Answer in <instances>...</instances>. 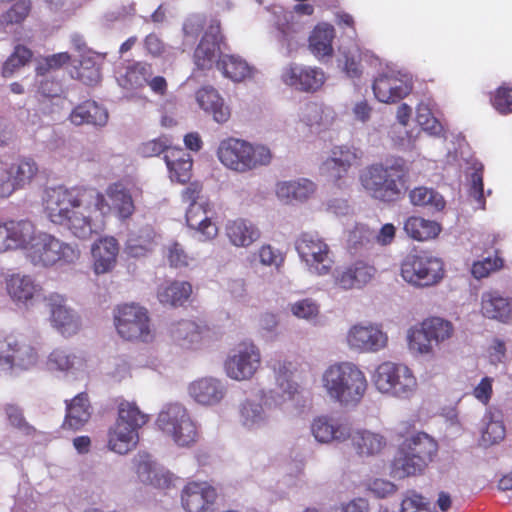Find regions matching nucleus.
Instances as JSON below:
<instances>
[{
    "instance_id": "nucleus-1",
    "label": "nucleus",
    "mask_w": 512,
    "mask_h": 512,
    "mask_svg": "<svg viewBox=\"0 0 512 512\" xmlns=\"http://www.w3.org/2000/svg\"><path fill=\"white\" fill-rule=\"evenodd\" d=\"M43 206L52 223L67 227L79 239H88L94 233L93 213H99L102 219L115 213L126 220L135 211L132 195L121 182L109 184L105 193L84 186L50 188Z\"/></svg>"
},
{
    "instance_id": "nucleus-2",
    "label": "nucleus",
    "mask_w": 512,
    "mask_h": 512,
    "mask_svg": "<svg viewBox=\"0 0 512 512\" xmlns=\"http://www.w3.org/2000/svg\"><path fill=\"white\" fill-rule=\"evenodd\" d=\"M409 173L406 160L401 156H391L384 161L366 166L359 180L374 200L394 203L404 196V186Z\"/></svg>"
},
{
    "instance_id": "nucleus-3",
    "label": "nucleus",
    "mask_w": 512,
    "mask_h": 512,
    "mask_svg": "<svg viewBox=\"0 0 512 512\" xmlns=\"http://www.w3.org/2000/svg\"><path fill=\"white\" fill-rule=\"evenodd\" d=\"M391 465L393 477L403 479L421 474L438 453V442L423 431L402 434Z\"/></svg>"
},
{
    "instance_id": "nucleus-4",
    "label": "nucleus",
    "mask_w": 512,
    "mask_h": 512,
    "mask_svg": "<svg viewBox=\"0 0 512 512\" xmlns=\"http://www.w3.org/2000/svg\"><path fill=\"white\" fill-rule=\"evenodd\" d=\"M322 383L330 398L345 406L357 405L368 388L365 373L352 362L330 365L323 373Z\"/></svg>"
},
{
    "instance_id": "nucleus-5",
    "label": "nucleus",
    "mask_w": 512,
    "mask_h": 512,
    "mask_svg": "<svg viewBox=\"0 0 512 512\" xmlns=\"http://www.w3.org/2000/svg\"><path fill=\"white\" fill-rule=\"evenodd\" d=\"M149 421L134 402L121 401L115 423L108 430V448L118 454H127L139 442V430Z\"/></svg>"
},
{
    "instance_id": "nucleus-6",
    "label": "nucleus",
    "mask_w": 512,
    "mask_h": 512,
    "mask_svg": "<svg viewBox=\"0 0 512 512\" xmlns=\"http://www.w3.org/2000/svg\"><path fill=\"white\" fill-rule=\"evenodd\" d=\"M217 156L225 167L239 173L268 165L272 159L271 151L266 146L252 145L232 137L221 141Z\"/></svg>"
},
{
    "instance_id": "nucleus-7",
    "label": "nucleus",
    "mask_w": 512,
    "mask_h": 512,
    "mask_svg": "<svg viewBox=\"0 0 512 512\" xmlns=\"http://www.w3.org/2000/svg\"><path fill=\"white\" fill-rule=\"evenodd\" d=\"M400 274L414 287H432L444 278V262L429 251L412 250L402 260Z\"/></svg>"
},
{
    "instance_id": "nucleus-8",
    "label": "nucleus",
    "mask_w": 512,
    "mask_h": 512,
    "mask_svg": "<svg viewBox=\"0 0 512 512\" xmlns=\"http://www.w3.org/2000/svg\"><path fill=\"white\" fill-rule=\"evenodd\" d=\"M453 335L452 322L437 316L428 317L408 330V348L417 354H432L435 347L445 343Z\"/></svg>"
},
{
    "instance_id": "nucleus-9",
    "label": "nucleus",
    "mask_w": 512,
    "mask_h": 512,
    "mask_svg": "<svg viewBox=\"0 0 512 512\" xmlns=\"http://www.w3.org/2000/svg\"><path fill=\"white\" fill-rule=\"evenodd\" d=\"M156 422L159 429L179 447H191L200 437L196 423L179 403L168 404L159 413Z\"/></svg>"
},
{
    "instance_id": "nucleus-10",
    "label": "nucleus",
    "mask_w": 512,
    "mask_h": 512,
    "mask_svg": "<svg viewBox=\"0 0 512 512\" xmlns=\"http://www.w3.org/2000/svg\"><path fill=\"white\" fill-rule=\"evenodd\" d=\"M373 382L378 391L408 399L417 389V380L409 367L386 361L377 366Z\"/></svg>"
},
{
    "instance_id": "nucleus-11",
    "label": "nucleus",
    "mask_w": 512,
    "mask_h": 512,
    "mask_svg": "<svg viewBox=\"0 0 512 512\" xmlns=\"http://www.w3.org/2000/svg\"><path fill=\"white\" fill-rule=\"evenodd\" d=\"M80 256L78 248L47 233H38L28 246L26 257L34 264L51 266L59 261L72 263Z\"/></svg>"
},
{
    "instance_id": "nucleus-12",
    "label": "nucleus",
    "mask_w": 512,
    "mask_h": 512,
    "mask_svg": "<svg viewBox=\"0 0 512 512\" xmlns=\"http://www.w3.org/2000/svg\"><path fill=\"white\" fill-rule=\"evenodd\" d=\"M295 248L311 274L323 276L332 270L334 261L330 247L317 233H302L296 240Z\"/></svg>"
},
{
    "instance_id": "nucleus-13",
    "label": "nucleus",
    "mask_w": 512,
    "mask_h": 512,
    "mask_svg": "<svg viewBox=\"0 0 512 512\" xmlns=\"http://www.w3.org/2000/svg\"><path fill=\"white\" fill-rule=\"evenodd\" d=\"M114 320L118 334L125 340L148 342L153 338L148 312L139 305L119 306Z\"/></svg>"
},
{
    "instance_id": "nucleus-14",
    "label": "nucleus",
    "mask_w": 512,
    "mask_h": 512,
    "mask_svg": "<svg viewBox=\"0 0 512 512\" xmlns=\"http://www.w3.org/2000/svg\"><path fill=\"white\" fill-rule=\"evenodd\" d=\"M39 359L37 350L24 338L7 335L0 339V368L10 370L14 366L21 369L34 367Z\"/></svg>"
},
{
    "instance_id": "nucleus-15",
    "label": "nucleus",
    "mask_w": 512,
    "mask_h": 512,
    "mask_svg": "<svg viewBox=\"0 0 512 512\" xmlns=\"http://www.w3.org/2000/svg\"><path fill=\"white\" fill-rule=\"evenodd\" d=\"M5 166L0 177V196L7 197L29 184L38 173L37 163L29 157H17Z\"/></svg>"
},
{
    "instance_id": "nucleus-16",
    "label": "nucleus",
    "mask_w": 512,
    "mask_h": 512,
    "mask_svg": "<svg viewBox=\"0 0 512 512\" xmlns=\"http://www.w3.org/2000/svg\"><path fill=\"white\" fill-rule=\"evenodd\" d=\"M261 364L259 349L253 343L240 344L225 362L227 375L235 380L250 379Z\"/></svg>"
},
{
    "instance_id": "nucleus-17",
    "label": "nucleus",
    "mask_w": 512,
    "mask_h": 512,
    "mask_svg": "<svg viewBox=\"0 0 512 512\" xmlns=\"http://www.w3.org/2000/svg\"><path fill=\"white\" fill-rule=\"evenodd\" d=\"M348 346L359 352H378L385 348L388 336L378 325L356 324L347 333Z\"/></svg>"
},
{
    "instance_id": "nucleus-18",
    "label": "nucleus",
    "mask_w": 512,
    "mask_h": 512,
    "mask_svg": "<svg viewBox=\"0 0 512 512\" xmlns=\"http://www.w3.org/2000/svg\"><path fill=\"white\" fill-rule=\"evenodd\" d=\"M36 234L35 226L27 220L0 223V252L12 249L27 252Z\"/></svg>"
},
{
    "instance_id": "nucleus-19",
    "label": "nucleus",
    "mask_w": 512,
    "mask_h": 512,
    "mask_svg": "<svg viewBox=\"0 0 512 512\" xmlns=\"http://www.w3.org/2000/svg\"><path fill=\"white\" fill-rule=\"evenodd\" d=\"M282 81L304 92H316L325 82V74L318 67L289 64L281 74Z\"/></svg>"
},
{
    "instance_id": "nucleus-20",
    "label": "nucleus",
    "mask_w": 512,
    "mask_h": 512,
    "mask_svg": "<svg viewBox=\"0 0 512 512\" xmlns=\"http://www.w3.org/2000/svg\"><path fill=\"white\" fill-rule=\"evenodd\" d=\"M361 158V151L354 147L335 146L330 157L323 163V169L327 176L340 186V181L347 177L351 167L359 164Z\"/></svg>"
},
{
    "instance_id": "nucleus-21",
    "label": "nucleus",
    "mask_w": 512,
    "mask_h": 512,
    "mask_svg": "<svg viewBox=\"0 0 512 512\" xmlns=\"http://www.w3.org/2000/svg\"><path fill=\"white\" fill-rule=\"evenodd\" d=\"M223 41L221 35V24L218 19L210 21L208 29L202 36L194 51V63L201 70L210 69L220 53V44Z\"/></svg>"
},
{
    "instance_id": "nucleus-22",
    "label": "nucleus",
    "mask_w": 512,
    "mask_h": 512,
    "mask_svg": "<svg viewBox=\"0 0 512 512\" xmlns=\"http://www.w3.org/2000/svg\"><path fill=\"white\" fill-rule=\"evenodd\" d=\"M216 489L207 482H189L182 490L181 502L187 512H212L217 500Z\"/></svg>"
},
{
    "instance_id": "nucleus-23",
    "label": "nucleus",
    "mask_w": 512,
    "mask_h": 512,
    "mask_svg": "<svg viewBox=\"0 0 512 512\" xmlns=\"http://www.w3.org/2000/svg\"><path fill=\"white\" fill-rule=\"evenodd\" d=\"M311 431L320 443L344 442L351 436V427L347 421L329 416L315 418L311 425Z\"/></svg>"
},
{
    "instance_id": "nucleus-24",
    "label": "nucleus",
    "mask_w": 512,
    "mask_h": 512,
    "mask_svg": "<svg viewBox=\"0 0 512 512\" xmlns=\"http://www.w3.org/2000/svg\"><path fill=\"white\" fill-rule=\"evenodd\" d=\"M51 323L64 337H71L81 329L80 317L67 307L60 296H51Z\"/></svg>"
},
{
    "instance_id": "nucleus-25",
    "label": "nucleus",
    "mask_w": 512,
    "mask_h": 512,
    "mask_svg": "<svg viewBox=\"0 0 512 512\" xmlns=\"http://www.w3.org/2000/svg\"><path fill=\"white\" fill-rule=\"evenodd\" d=\"M376 268L363 260H357L335 277L337 286L344 290L359 289L367 285L375 276Z\"/></svg>"
},
{
    "instance_id": "nucleus-26",
    "label": "nucleus",
    "mask_w": 512,
    "mask_h": 512,
    "mask_svg": "<svg viewBox=\"0 0 512 512\" xmlns=\"http://www.w3.org/2000/svg\"><path fill=\"white\" fill-rule=\"evenodd\" d=\"M119 245L114 237H103L96 241L91 253L96 274L110 272L116 265Z\"/></svg>"
},
{
    "instance_id": "nucleus-27",
    "label": "nucleus",
    "mask_w": 512,
    "mask_h": 512,
    "mask_svg": "<svg viewBox=\"0 0 512 512\" xmlns=\"http://www.w3.org/2000/svg\"><path fill=\"white\" fill-rule=\"evenodd\" d=\"M66 413L62 424L63 429L80 430L91 417V405L88 394L81 392L73 399L66 400Z\"/></svg>"
},
{
    "instance_id": "nucleus-28",
    "label": "nucleus",
    "mask_w": 512,
    "mask_h": 512,
    "mask_svg": "<svg viewBox=\"0 0 512 512\" xmlns=\"http://www.w3.org/2000/svg\"><path fill=\"white\" fill-rule=\"evenodd\" d=\"M225 387L220 380L213 377H203L189 385L190 396L199 404L215 405L225 395Z\"/></svg>"
},
{
    "instance_id": "nucleus-29",
    "label": "nucleus",
    "mask_w": 512,
    "mask_h": 512,
    "mask_svg": "<svg viewBox=\"0 0 512 512\" xmlns=\"http://www.w3.org/2000/svg\"><path fill=\"white\" fill-rule=\"evenodd\" d=\"M481 313L488 319L509 323L512 320V300L498 291L485 292L481 297Z\"/></svg>"
},
{
    "instance_id": "nucleus-30",
    "label": "nucleus",
    "mask_w": 512,
    "mask_h": 512,
    "mask_svg": "<svg viewBox=\"0 0 512 512\" xmlns=\"http://www.w3.org/2000/svg\"><path fill=\"white\" fill-rule=\"evenodd\" d=\"M225 235L231 245L246 248L260 238V230L252 222L237 218L226 223Z\"/></svg>"
},
{
    "instance_id": "nucleus-31",
    "label": "nucleus",
    "mask_w": 512,
    "mask_h": 512,
    "mask_svg": "<svg viewBox=\"0 0 512 512\" xmlns=\"http://www.w3.org/2000/svg\"><path fill=\"white\" fill-rule=\"evenodd\" d=\"M186 223L201 235L202 241L212 240L218 235V227L209 218L204 204L190 203L186 211Z\"/></svg>"
},
{
    "instance_id": "nucleus-32",
    "label": "nucleus",
    "mask_w": 512,
    "mask_h": 512,
    "mask_svg": "<svg viewBox=\"0 0 512 512\" xmlns=\"http://www.w3.org/2000/svg\"><path fill=\"white\" fill-rule=\"evenodd\" d=\"M155 237L156 233L151 226L131 231L125 243L126 254L134 258L147 256L157 245Z\"/></svg>"
},
{
    "instance_id": "nucleus-33",
    "label": "nucleus",
    "mask_w": 512,
    "mask_h": 512,
    "mask_svg": "<svg viewBox=\"0 0 512 512\" xmlns=\"http://www.w3.org/2000/svg\"><path fill=\"white\" fill-rule=\"evenodd\" d=\"M315 190V184L305 178L278 182L275 189L277 197L285 203L306 201Z\"/></svg>"
},
{
    "instance_id": "nucleus-34",
    "label": "nucleus",
    "mask_w": 512,
    "mask_h": 512,
    "mask_svg": "<svg viewBox=\"0 0 512 512\" xmlns=\"http://www.w3.org/2000/svg\"><path fill=\"white\" fill-rule=\"evenodd\" d=\"M172 181L186 183L191 178L192 159L182 148H172L164 156Z\"/></svg>"
},
{
    "instance_id": "nucleus-35",
    "label": "nucleus",
    "mask_w": 512,
    "mask_h": 512,
    "mask_svg": "<svg viewBox=\"0 0 512 512\" xmlns=\"http://www.w3.org/2000/svg\"><path fill=\"white\" fill-rule=\"evenodd\" d=\"M70 120L78 126L83 124L103 126L108 121V112L89 98L72 110Z\"/></svg>"
},
{
    "instance_id": "nucleus-36",
    "label": "nucleus",
    "mask_w": 512,
    "mask_h": 512,
    "mask_svg": "<svg viewBox=\"0 0 512 512\" xmlns=\"http://www.w3.org/2000/svg\"><path fill=\"white\" fill-rule=\"evenodd\" d=\"M335 29L331 24L320 23L309 36V50L318 59L332 56Z\"/></svg>"
},
{
    "instance_id": "nucleus-37",
    "label": "nucleus",
    "mask_w": 512,
    "mask_h": 512,
    "mask_svg": "<svg viewBox=\"0 0 512 512\" xmlns=\"http://www.w3.org/2000/svg\"><path fill=\"white\" fill-rule=\"evenodd\" d=\"M354 449L360 456L379 454L387 445L383 435L365 429L351 431L350 438Z\"/></svg>"
},
{
    "instance_id": "nucleus-38",
    "label": "nucleus",
    "mask_w": 512,
    "mask_h": 512,
    "mask_svg": "<svg viewBox=\"0 0 512 512\" xmlns=\"http://www.w3.org/2000/svg\"><path fill=\"white\" fill-rule=\"evenodd\" d=\"M99 57L89 51L81 55L78 66H74L71 75L84 85L94 87L102 80L101 63Z\"/></svg>"
},
{
    "instance_id": "nucleus-39",
    "label": "nucleus",
    "mask_w": 512,
    "mask_h": 512,
    "mask_svg": "<svg viewBox=\"0 0 512 512\" xmlns=\"http://www.w3.org/2000/svg\"><path fill=\"white\" fill-rule=\"evenodd\" d=\"M217 68L225 77L234 82H243L253 77L254 68L245 60L235 55H222L217 61Z\"/></svg>"
},
{
    "instance_id": "nucleus-40",
    "label": "nucleus",
    "mask_w": 512,
    "mask_h": 512,
    "mask_svg": "<svg viewBox=\"0 0 512 512\" xmlns=\"http://www.w3.org/2000/svg\"><path fill=\"white\" fill-rule=\"evenodd\" d=\"M192 286L186 281H173L161 285L157 290V298L164 305L182 306L190 297Z\"/></svg>"
},
{
    "instance_id": "nucleus-41",
    "label": "nucleus",
    "mask_w": 512,
    "mask_h": 512,
    "mask_svg": "<svg viewBox=\"0 0 512 512\" xmlns=\"http://www.w3.org/2000/svg\"><path fill=\"white\" fill-rule=\"evenodd\" d=\"M208 329L201 327L193 321L182 320L178 322L173 330V338L185 348H194L202 342Z\"/></svg>"
},
{
    "instance_id": "nucleus-42",
    "label": "nucleus",
    "mask_w": 512,
    "mask_h": 512,
    "mask_svg": "<svg viewBox=\"0 0 512 512\" xmlns=\"http://www.w3.org/2000/svg\"><path fill=\"white\" fill-rule=\"evenodd\" d=\"M407 235L417 241H428L436 238L441 232L438 222L427 220L418 216L409 217L404 223Z\"/></svg>"
},
{
    "instance_id": "nucleus-43",
    "label": "nucleus",
    "mask_w": 512,
    "mask_h": 512,
    "mask_svg": "<svg viewBox=\"0 0 512 512\" xmlns=\"http://www.w3.org/2000/svg\"><path fill=\"white\" fill-rule=\"evenodd\" d=\"M271 367L274 370L276 382L283 394L292 397L298 392V384L293 377L297 372V364L288 360H272Z\"/></svg>"
},
{
    "instance_id": "nucleus-44",
    "label": "nucleus",
    "mask_w": 512,
    "mask_h": 512,
    "mask_svg": "<svg viewBox=\"0 0 512 512\" xmlns=\"http://www.w3.org/2000/svg\"><path fill=\"white\" fill-rule=\"evenodd\" d=\"M85 359L66 348L57 347L47 357L46 366L51 371L69 372L84 366Z\"/></svg>"
},
{
    "instance_id": "nucleus-45",
    "label": "nucleus",
    "mask_w": 512,
    "mask_h": 512,
    "mask_svg": "<svg viewBox=\"0 0 512 512\" xmlns=\"http://www.w3.org/2000/svg\"><path fill=\"white\" fill-rule=\"evenodd\" d=\"M6 289L11 298L18 302L31 300L38 292V286L29 276L12 275L6 280Z\"/></svg>"
},
{
    "instance_id": "nucleus-46",
    "label": "nucleus",
    "mask_w": 512,
    "mask_h": 512,
    "mask_svg": "<svg viewBox=\"0 0 512 512\" xmlns=\"http://www.w3.org/2000/svg\"><path fill=\"white\" fill-rule=\"evenodd\" d=\"M153 74L152 66L146 62H135L126 68L120 79V85L126 89H139L147 84Z\"/></svg>"
},
{
    "instance_id": "nucleus-47",
    "label": "nucleus",
    "mask_w": 512,
    "mask_h": 512,
    "mask_svg": "<svg viewBox=\"0 0 512 512\" xmlns=\"http://www.w3.org/2000/svg\"><path fill=\"white\" fill-rule=\"evenodd\" d=\"M31 11L30 0H18L9 9L0 14V32H8L9 28L21 25Z\"/></svg>"
},
{
    "instance_id": "nucleus-48",
    "label": "nucleus",
    "mask_w": 512,
    "mask_h": 512,
    "mask_svg": "<svg viewBox=\"0 0 512 512\" xmlns=\"http://www.w3.org/2000/svg\"><path fill=\"white\" fill-rule=\"evenodd\" d=\"M410 201L415 206H425L433 211H442L446 205L443 196L431 188L416 187L410 194Z\"/></svg>"
},
{
    "instance_id": "nucleus-49",
    "label": "nucleus",
    "mask_w": 512,
    "mask_h": 512,
    "mask_svg": "<svg viewBox=\"0 0 512 512\" xmlns=\"http://www.w3.org/2000/svg\"><path fill=\"white\" fill-rule=\"evenodd\" d=\"M32 57L33 53L29 48L21 44L16 45L2 66V75L11 77L17 70L29 63Z\"/></svg>"
},
{
    "instance_id": "nucleus-50",
    "label": "nucleus",
    "mask_w": 512,
    "mask_h": 512,
    "mask_svg": "<svg viewBox=\"0 0 512 512\" xmlns=\"http://www.w3.org/2000/svg\"><path fill=\"white\" fill-rule=\"evenodd\" d=\"M485 426L482 429L481 442L484 446H491L500 443L506 435V429L501 419H494L493 416H486Z\"/></svg>"
},
{
    "instance_id": "nucleus-51",
    "label": "nucleus",
    "mask_w": 512,
    "mask_h": 512,
    "mask_svg": "<svg viewBox=\"0 0 512 512\" xmlns=\"http://www.w3.org/2000/svg\"><path fill=\"white\" fill-rule=\"evenodd\" d=\"M199 106L211 115L217 123L228 121L231 116L230 107L224 102V98H197Z\"/></svg>"
},
{
    "instance_id": "nucleus-52",
    "label": "nucleus",
    "mask_w": 512,
    "mask_h": 512,
    "mask_svg": "<svg viewBox=\"0 0 512 512\" xmlns=\"http://www.w3.org/2000/svg\"><path fill=\"white\" fill-rule=\"evenodd\" d=\"M240 416L243 425L249 428L260 426L265 421L262 405L250 400H246L241 404Z\"/></svg>"
},
{
    "instance_id": "nucleus-53",
    "label": "nucleus",
    "mask_w": 512,
    "mask_h": 512,
    "mask_svg": "<svg viewBox=\"0 0 512 512\" xmlns=\"http://www.w3.org/2000/svg\"><path fill=\"white\" fill-rule=\"evenodd\" d=\"M136 473L143 482L154 486H160L159 472L154 468V464L149 455H138L135 459Z\"/></svg>"
},
{
    "instance_id": "nucleus-54",
    "label": "nucleus",
    "mask_w": 512,
    "mask_h": 512,
    "mask_svg": "<svg viewBox=\"0 0 512 512\" xmlns=\"http://www.w3.org/2000/svg\"><path fill=\"white\" fill-rule=\"evenodd\" d=\"M276 27L283 40L290 41L301 30V25L295 19V15L290 11H283L277 17Z\"/></svg>"
},
{
    "instance_id": "nucleus-55",
    "label": "nucleus",
    "mask_w": 512,
    "mask_h": 512,
    "mask_svg": "<svg viewBox=\"0 0 512 512\" xmlns=\"http://www.w3.org/2000/svg\"><path fill=\"white\" fill-rule=\"evenodd\" d=\"M5 413L9 423L14 428L27 436L35 435L36 429L26 421L21 408L13 404H8L5 406Z\"/></svg>"
},
{
    "instance_id": "nucleus-56",
    "label": "nucleus",
    "mask_w": 512,
    "mask_h": 512,
    "mask_svg": "<svg viewBox=\"0 0 512 512\" xmlns=\"http://www.w3.org/2000/svg\"><path fill=\"white\" fill-rule=\"evenodd\" d=\"M504 265V260L495 255L494 257H486L473 263L471 273L476 279L488 277L492 272L500 270Z\"/></svg>"
},
{
    "instance_id": "nucleus-57",
    "label": "nucleus",
    "mask_w": 512,
    "mask_h": 512,
    "mask_svg": "<svg viewBox=\"0 0 512 512\" xmlns=\"http://www.w3.org/2000/svg\"><path fill=\"white\" fill-rule=\"evenodd\" d=\"M170 149L171 148L169 147L168 139L163 136L142 143L139 147V153L143 157H154L160 155L163 152L166 154Z\"/></svg>"
},
{
    "instance_id": "nucleus-58",
    "label": "nucleus",
    "mask_w": 512,
    "mask_h": 512,
    "mask_svg": "<svg viewBox=\"0 0 512 512\" xmlns=\"http://www.w3.org/2000/svg\"><path fill=\"white\" fill-rule=\"evenodd\" d=\"M291 311L298 318L310 319L317 316L319 308L312 299H303L292 304Z\"/></svg>"
},
{
    "instance_id": "nucleus-59",
    "label": "nucleus",
    "mask_w": 512,
    "mask_h": 512,
    "mask_svg": "<svg viewBox=\"0 0 512 512\" xmlns=\"http://www.w3.org/2000/svg\"><path fill=\"white\" fill-rule=\"evenodd\" d=\"M328 118L332 119L333 117L329 114L324 116V110L316 104L309 105L303 114V120L310 127L325 125L329 122Z\"/></svg>"
},
{
    "instance_id": "nucleus-60",
    "label": "nucleus",
    "mask_w": 512,
    "mask_h": 512,
    "mask_svg": "<svg viewBox=\"0 0 512 512\" xmlns=\"http://www.w3.org/2000/svg\"><path fill=\"white\" fill-rule=\"evenodd\" d=\"M167 259L172 267H186L189 263V256L181 244L175 242L168 248Z\"/></svg>"
},
{
    "instance_id": "nucleus-61",
    "label": "nucleus",
    "mask_w": 512,
    "mask_h": 512,
    "mask_svg": "<svg viewBox=\"0 0 512 512\" xmlns=\"http://www.w3.org/2000/svg\"><path fill=\"white\" fill-rule=\"evenodd\" d=\"M260 262L263 265L279 267L284 262L282 253L271 245H263L259 249Z\"/></svg>"
},
{
    "instance_id": "nucleus-62",
    "label": "nucleus",
    "mask_w": 512,
    "mask_h": 512,
    "mask_svg": "<svg viewBox=\"0 0 512 512\" xmlns=\"http://www.w3.org/2000/svg\"><path fill=\"white\" fill-rule=\"evenodd\" d=\"M205 18L202 15H192L188 17L183 24V32L185 37L196 39L203 30Z\"/></svg>"
},
{
    "instance_id": "nucleus-63",
    "label": "nucleus",
    "mask_w": 512,
    "mask_h": 512,
    "mask_svg": "<svg viewBox=\"0 0 512 512\" xmlns=\"http://www.w3.org/2000/svg\"><path fill=\"white\" fill-rule=\"evenodd\" d=\"M71 60V56L68 52H60L53 54L51 56H48L45 58L44 66L41 65L38 67V70L41 71V73H44L48 70H57L64 66L65 64L69 63Z\"/></svg>"
},
{
    "instance_id": "nucleus-64",
    "label": "nucleus",
    "mask_w": 512,
    "mask_h": 512,
    "mask_svg": "<svg viewBox=\"0 0 512 512\" xmlns=\"http://www.w3.org/2000/svg\"><path fill=\"white\" fill-rule=\"evenodd\" d=\"M413 83L407 76L398 77L394 75L390 96H409L412 92Z\"/></svg>"
}]
</instances>
